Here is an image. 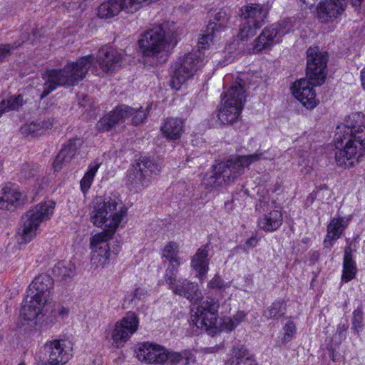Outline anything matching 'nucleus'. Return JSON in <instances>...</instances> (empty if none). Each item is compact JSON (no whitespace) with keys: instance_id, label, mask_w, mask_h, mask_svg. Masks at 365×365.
<instances>
[{"instance_id":"obj_31","label":"nucleus","mask_w":365,"mask_h":365,"mask_svg":"<svg viewBox=\"0 0 365 365\" xmlns=\"http://www.w3.org/2000/svg\"><path fill=\"white\" fill-rule=\"evenodd\" d=\"M160 130L168 140H178L183 132V121L178 118H168L161 125Z\"/></svg>"},{"instance_id":"obj_18","label":"nucleus","mask_w":365,"mask_h":365,"mask_svg":"<svg viewBox=\"0 0 365 365\" xmlns=\"http://www.w3.org/2000/svg\"><path fill=\"white\" fill-rule=\"evenodd\" d=\"M53 287L52 278L46 274L36 277L29 285L26 293L31 294L38 302L48 304L51 291Z\"/></svg>"},{"instance_id":"obj_53","label":"nucleus","mask_w":365,"mask_h":365,"mask_svg":"<svg viewBox=\"0 0 365 365\" xmlns=\"http://www.w3.org/2000/svg\"><path fill=\"white\" fill-rule=\"evenodd\" d=\"M347 324H339L337 327L336 334L339 336L340 341L345 339L346 332L348 329Z\"/></svg>"},{"instance_id":"obj_37","label":"nucleus","mask_w":365,"mask_h":365,"mask_svg":"<svg viewBox=\"0 0 365 365\" xmlns=\"http://www.w3.org/2000/svg\"><path fill=\"white\" fill-rule=\"evenodd\" d=\"M100 166L101 163L96 161L89 165L88 171L85 173L81 180V189L83 193H86L90 189L93 181V178Z\"/></svg>"},{"instance_id":"obj_51","label":"nucleus","mask_w":365,"mask_h":365,"mask_svg":"<svg viewBox=\"0 0 365 365\" xmlns=\"http://www.w3.org/2000/svg\"><path fill=\"white\" fill-rule=\"evenodd\" d=\"M41 36V31L38 29L33 31L31 34H23L21 36L22 42L29 41L30 43H34L36 38Z\"/></svg>"},{"instance_id":"obj_15","label":"nucleus","mask_w":365,"mask_h":365,"mask_svg":"<svg viewBox=\"0 0 365 365\" xmlns=\"http://www.w3.org/2000/svg\"><path fill=\"white\" fill-rule=\"evenodd\" d=\"M115 232H101L91 239V247L93 250L91 263L96 267H103L109 262L110 247L108 242Z\"/></svg>"},{"instance_id":"obj_23","label":"nucleus","mask_w":365,"mask_h":365,"mask_svg":"<svg viewBox=\"0 0 365 365\" xmlns=\"http://www.w3.org/2000/svg\"><path fill=\"white\" fill-rule=\"evenodd\" d=\"M344 4L341 0H326L318 6V18L322 23L333 21L341 15Z\"/></svg>"},{"instance_id":"obj_55","label":"nucleus","mask_w":365,"mask_h":365,"mask_svg":"<svg viewBox=\"0 0 365 365\" xmlns=\"http://www.w3.org/2000/svg\"><path fill=\"white\" fill-rule=\"evenodd\" d=\"M353 252H354V250L351 247V243H350L349 245L346 247V248L344 250L343 259H354L353 258Z\"/></svg>"},{"instance_id":"obj_32","label":"nucleus","mask_w":365,"mask_h":365,"mask_svg":"<svg viewBox=\"0 0 365 365\" xmlns=\"http://www.w3.org/2000/svg\"><path fill=\"white\" fill-rule=\"evenodd\" d=\"M53 120L47 119L43 121L31 122L23 125L21 128V133L26 136L36 137L43 134L47 130L53 127Z\"/></svg>"},{"instance_id":"obj_56","label":"nucleus","mask_w":365,"mask_h":365,"mask_svg":"<svg viewBox=\"0 0 365 365\" xmlns=\"http://www.w3.org/2000/svg\"><path fill=\"white\" fill-rule=\"evenodd\" d=\"M257 242H258V240H257V237H252L246 241L245 245L248 249L253 248L257 245Z\"/></svg>"},{"instance_id":"obj_59","label":"nucleus","mask_w":365,"mask_h":365,"mask_svg":"<svg viewBox=\"0 0 365 365\" xmlns=\"http://www.w3.org/2000/svg\"><path fill=\"white\" fill-rule=\"evenodd\" d=\"M78 98L79 100V104L81 106H85L83 101H86L88 98V96L83 93L82 94H78Z\"/></svg>"},{"instance_id":"obj_8","label":"nucleus","mask_w":365,"mask_h":365,"mask_svg":"<svg viewBox=\"0 0 365 365\" xmlns=\"http://www.w3.org/2000/svg\"><path fill=\"white\" fill-rule=\"evenodd\" d=\"M162 162L148 157L140 158L128 170V183L138 192L148 187L154 176L160 174Z\"/></svg>"},{"instance_id":"obj_20","label":"nucleus","mask_w":365,"mask_h":365,"mask_svg":"<svg viewBox=\"0 0 365 365\" xmlns=\"http://www.w3.org/2000/svg\"><path fill=\"white\" fill-rule=\"evenodd\" d=\"M96 62L105 73L112 72L120 66L121 54L110 46L101 48L96 58Z\"/></svg>"},{"instance_id":"obj_5","label":"nucleus","mask_w":365,"mask_h":365,"mask_svg":"<svg viewBox=\"0 0 365 365\" xmlns=\"http://www.w3.org/2000/svg\"><path fill=\"white\" fill-rule=\"evenodd\" d=\"M91 221L96 227H105L103 232H115L123 217L127 215V207L116 195L97 199L91 212Z\"/></svg>"},{"instance_id":"obj_10","label":"nucleus","mask_w":365,"mask_h":365,"mask_svg":"<svg viewBox=\"0 0 365 365\" xmlns=\"http://www.w3.org/2000/svg\"><path fill=\"white\" fill-rule=\"evenodd\" d=\"M205 64V57L200 52L186 53L173 66L170 86L178 90L194 73Z\"/></svg>"},{"instance_id":"obj_29","label":"nucleus","mask_w":365,"mask_h":365,"mask_svg":"<svg viewBox=\"0 0 365 365\" xmlns=\"http://www.w3.org/2000/svg\"><path fill=\"white\" fill-rule=\"evenodd\" d=\"M241 16L245 21L255 24L257 26H262L266 18V12L262 5L250 4L241 9Z\"/></svg>"},{"instance_id":"obj_27","label":"nucleus","mask_w":365,"mask_h":365,"mask_svg":"<svg viewBox=\"0 0 365 365\" xmlns=\"http://www.w3.org/2000/svg\"><path fill=\"white\" fill-rule=\"evenodd\" d=\"M81 145V140L80 138L70 139L63 145L53 162V168L56 171L61 170L63 164L68 163L72 160Z\"/></svg>"},{"instance_id":"obj_33","label":"nucleus","mask_w":365,"mask_h":365,"mask_svg":"<svg viewBox=\"0 0 365 365\" xmlns=\"http://www.w3.org/2000/svg\"><path fill=\"white\" fill-rule=\"evenodd\" d=\"M230 17V10L228 9H221L214 16L213 21L210 22L207 28V31L218 34L227 26Z\"/></svg>"},{"instance_id":"obj_45","label":"nucleus","mask_w":365,"mask_h":365,"mask_svg":"<svg viewBox=\"0 0 365 365\" xmlns=\"http://www.w3.org/2000/svg\"><path fill=\"white\" fill-rule=\"evenodd\" d=\"M263 153H253L247 155H241L235 157L239 165L242 166V171L245 167H248L251 163L259 161Z\"/></svg>"},{"instance_id":"obj_39","label":"nucleus","mask_w":365,"mask_h":365,"mask_svg":"<svg viewBox=\"0 0 365 365\" xmlns=\"http://www.w3.org/2000/svg\"><path fill=\"white\" fill-rule=\"evenodd\" d=\"M357 272V267L354 259H343L341 281L347 283L353 279Z\"/></svg>"},{"instance_id":"obj_11","label":"nucleus","mask_w":365,"mask_h":365,"mask_svg":"<svg viewBox=\"0 0 365 365\" xmlns=\"http://www.w3.org/2000/svg\"><path fill=\"white\" fill-rule=\"evenodd\" d=\"M292 27V21L289 19L265 27L254 41L253 52L257 53L264 50H269L274 45L279 43L282 36L288 34Z\"/></svg>"},{"instance_id":"obj_9","label":"nucleus","mask_w":365,"mask_h":365,"mask_svg":"<svg viewBox=\"0 0 365 365\" xmlns=\"http://www.w3.org/2000/svg\"><path fill=\"white\" fill-rule=\"evenodd\" d=\"M245 93L242 85L235 83L224 93L218 113L219 120L222 123H233L238 119L245 101Z\"/></svg>"},{"instance_id":"obj_38","label":"nucleus","mask_w":365,"mask_h":365,"mask_svg":"<svg viewBox=\"0 0 365 365\" xmlns=\"http://www.w3.org/2000/svg\"><path fill=\"white\" fill-rule=\"evenodd\" d=\"M128 108L132 110L129 114L128 113V115H125V119L131 117V123L134 125H138L140 123H143L147 118L148 113L150 109V106H148L145 109H143L142 107L133 108L129 106Z\"/></svg>"},{"instance_id":"obj_4","label":"nucleus","mask_w":365,"mask_h":365,"mask_svg":"<svg viewBox=\"0 0 365 365\" xmlns=\"http://www.w3.org/2000/svg\"><path fill=\"white\" fill-rule=\"evenodd\" d=\"M135 354L139 361L150 364L178 365L182 361V365H195L196 362L193 351L190 349L178 352L150 342L140 344Z\"/></svg>"},{"instance_id":"obj_22","label":"nucleus","mask_w":365,"mask_h":365,"mask_svg":"<svg viewBox=\"0 0 365 365\" xmlns=\"http://www.w3.org/2000/svg\"><path fill=\"white\" fill-rule=\"evenodd\" d=\"M214 170L218 173L223 185L233 182L243 172L236 158L215 165Z\"/></svg>"},{"instance_id":"obj_50","label":"nucleus","mask_w":365,"mask_h":365,"mask_svg":"<svg viewBox=\"0 0 365 365\" xmlns=\"http://www.w3.org/2000/svg\"><path fill=\"white\" fill-rule=\"evenodd\" d=\"M21 43L15 42L11 44H0V61H4L6 57L9 56L11 51L16 48Z\"/></svg>"},{"instance_id":"obj_34","label":"nucleus","mask_w":365,"mask_h":365,"mask_svg":"<svg viewBox=\"0 0 365 365\" xmlns=\"http://www.w3.org/2000/svg\"><path fill=\"white\" fill-rule=\"evenodd\" d=\"M286 309V302L284 299H278L264 310L263 316L267 319L278 321L284 316Z\"/></svg>"},{"instance_id":"obj_52","label":"nucleus","mask_w":365,"mask_h":365,"mask_svg":"<svg viewBox=\"0 0 365 365\" xmlns=\"http://www.w3.org/2000/svg\"><path fill=\"white\" fill-rule=\"evenodd\" d=\"M224 286V281L218 276L213 277L208 283V287L212 289H222Z\"/></svg>"},{"instance_id":"obj_43","label":"nucleus","mask_w":365,"mask_h":365,"mask_svg":"<svg viewBox=\"0 0 365 365\" xmlns=\"http://www.w3.org/2000/svg\"><path fill=\"white\" fill-rule=\"evenodd\" d=\"M246 314L243 312H238L232 317H225L223 326L227 330L231 331L237 327L245 318Z\"/></svg>"},{"instance_id":"obj_41","label":"nucleus","mask_w":365,"mask_h":365,"mask_svg":"<svg viewBox=\"0 0 365 365\" xmlns=\"http://www.w3.org/2000/svg\"><path fill=\"white\" fill-rule=\"evenodd\" d=\"M202 184L205 187L210 190L223 185L221 178L218 173L214 170V165L212 166V171L210 174L206 175L202 180Z\"/></svg>"},{"instance_id":"obj_26","label":"nucleus","mask_w":365,"mask_h":365,"mask_svg":"<svg viewBox=\"0 0 365 365\" xmlns=\"http://www.w3.org/2000/svg\"><path fill=\"white\" fill-rule=\"evenodd\" d=\"M46 306H48V304L38 302L33 296L26 293V297L21 309V316L26 321H31L41 314L43 317L46 315L44 308Z\"/></svg>"},{"instance_id":"obj_49","label":"nucleus","mask_w":365,"mask_h":365,"mask_svg":"<svg viewBox=\"0 0 365 365\" xmlns=\"http://www.w3.org/2000/svg\"><path fill=\"white\" fill-rule=\"evenodd\" d=\"M217 34L212 33L211 31H208L207 29L206 34H203L198 41L197 45L199 50L207 48L210 45V43L212 42L213 38L217 37Z\"/></svg>"},{"instance_id":"obj_47","label":"nucleus","mask_w":365,"mask_h":365,"mask_svg":"<svg viewBox=\"0 0 365 365\" xmlns=\"http://www.w3.org/2000/svg\"><path fill=\"white\" fill-rule=\"evenodd\" d=\"M284 334L282 339V344H287L293 339L296 334L297 329L295 324L292 321L287 322L284 327Z\"/></svg>"},{"instance_id":"obj_19","label":"nucleus","mask_w":365,"mask_h":365,"mask_svg":"<svg viewBox=\"0 0 365 365\" xmlns=\"http://www.w3.org/2000/svg\"><path fill=\"white\" fill-rule=\"evenodd\" d=\"M128 105L121 104L103 115L96 123L99 132L109 131L117 124L125 120V115L131 112Z\"/></svg>"},{"instance_id":"obj_61","label":"nucleus","mask_w":365,"mask_h":365,"mask_svg":"<svg viewBox=\"0 0 365 365\" xmlns=\"http://www.w3.org/2000/svg\"><path fill=\"white\" fill-rule=\"evenodd\" d=\"M19 365H26L24 362L20 363Z\"/></svg>"},{"instance_id":"obj_16","label":"nucleus","mask_w":365,"mask_h":365,"mask_svg":"<svg viewBox=\"0 0 365 365\" xmlns=\"http://www.w3.org/2000/svg\"><path fill=\"white\" fill-rule=\"evenodd\" d=\"M44 349L49 365L65 364L72 356L71 344L64 340L49 341L46 343Z\"/></svg>"},{"instance_id":"obj_14","label":"nucleus","mask_w":365,"mask_h":365,"mask_svg":"<svg viewBox=\"0 0 365 365\" xmlns=\"http://www.w3.org/2000/svg\"><path fill=\"white\" fill-rule=\"evenodd\" d=\"M138 325L137 316L133 312H128L121 320L115 323L111 334L113 344L116 347L123 346L137 331Z\"/></svg>"},{"instance_id":"obj_28","label":"nucleus","mask_w":365,"mask_h":365,"mask_svg":"<svg viewBox=\"0 0 365 365\" xmlns=\"http://www.w3.org/2000/svg\"><path fill=\"white\" fill-rule=\"evenodd\" d=\"M209 245H205L199 248L191 259V267L197 272L196 275L202 281L208 271Z\"/></svg>"},{"instance_id":"obj_60","label":"nucleus","mask_w":365,"mask_h":365,"mask_svg":"<svg viewBox=\"0 0 365 365\" xmlns=\"http://www.w3.org/2000/svg\"><path fill=\"white\" fill-rule=\"evenodd\" d=\"M5 112H8L6 108V101H1L0 103V117Z\"/></svg>"},{"instance_id":"obj_44","label":"nucleus","mask_w":365,"mask_h":365,"mask_svg":"<svg viewBox=\"0 0 365 365\" xmlns=\"http://www.w3.org/2000/svg\"><path fill=\"white\" fill-rule=\"evenodd\" d=\"M351 324V329L358 336H359L364 327V317L361 309H357L354 311Z\"/></svg>"},{"instance_id":"obj_36","label":"nucleus","mask_w":365,"mask_h":365,"mask_svg":"<svg viewBox=\"0 0 365 365\" xmlns=\"http://www.w3.org/2000/svg\"><path fill=\"white\" fill-rule=\"evenodd\" d=\"M178 252V245L175 242H169L162 251V258L168 260L169 263L180 265L181 261Z\"/></svg>"},{"instance_id":"obj_12","label":"nucleus","mask_w":365,"mask_h":365,"mask_svg":"<svg viewBox=\"0 0 365 365\" xmlns=\"http://www.w3.org/2000/svg\"><path fill=\"white\" fill-rule=\"evenodd\" d=\"M218 301L213 298H208L201 305L197 306L195 314L191 315V322L197 328L212 334L217 329L218 317Z\"/></svg>"},{"instance_id":"obj_63","label":"nucleus","mask_w":365,"mask_h":365,"mask_svg":"<svg viewBox=\"0 0 365 365\" xmlns=\"http://www.w3.org/2000/svg\"><path fill=\"white\" fill-rule=\"evenodd\" d=\"M254 365H257V364L255 363Z\"/></svg>"},{"instance_id":"obj_6","label":"nucleus","mask_w":365,"mask_h":365,"mask_svg":"<svg viewBox=\"0 0 365 365\" xmlns=\"http://www.w3.org/2000/svg\"><path fill=\"white\" fill-rule=\"evenodd\" d=\"M176 43V34L170 30L168 24L148 29L138 40L139 48L145 56H158L166 51L170 44Z\"/></svg>"},{"instance_id":"obj_62","label":"nucleus","mask_w":365,"mask_h":365,"mask_svg":"<svg viewBox=\"0 0 365 365\" xmlns=\"http://www.w3.org/2000/svg\"><path fill=\"white\" fill-rule=\"evenodd\" d=\"M325 187H326V185H322V186L321 187V189H323V188H325Z\"/></svg>"},{"instance_id":"obj_35","label":"nucleus","mask_w":365,"mask_h":365,"mask_svg":"<svg viewBox=\"0 0 365 365\" xmlns=\"http://www.w3.org/2000/svg\"><path fill=\"white\" fill-rule=\"evenodd\" d=\"M74 265L71 262L61 261L52 269L53 274L60 280H67L74 275Z\"/></svg>"},{"instance_id":"obj_17","label":"nucleus","mask_w":365,"mask_h":365,"mask_svg":"<svg viewBox=\"0 0 365 365\" xmlns=\"http://www.w3.org/2000/svg\"><path fill=\"white\" fill-rule=\"evenodd\" d=\"M24 204V195L16 185L8 182L0 187V209L14 212Z\"/></svg>"},{"instance_id":"obj_57","label":"nucleus","mask_w":365,"mask_h":365,"mask_svg":"<svg viewBox=\"0 0 365 365\" xmlns=\"http://www.w3.org/2000/svg\"><path fill=\"white\" fill-rule=\"evenodd\" d=\"M317 195V192L313 191L307 197L306 204L309 205H312L315 200Z\"/></svg>"},{"instance_id":"obj_48","label":"nucleus","mask_w":365,"mask_h":365,"mask_svg":"<svg viewBox=\"0 0 365 365\" xmlns=\"http://www.w3.org/2000/svg\"><path fill=\"white\" fill-rule=\"evenodd\" d=\"M5 101L7 111L17 110L24 104L23 96L21 95L11 96Z\"/></svg>"},{"instance_id":"obj_25","label":"nucleus","mask_w":365,"mask_h":365,"mask_svg":"<svg viewBox=\"0 0 365 365\" xmlns=\"http://www.w3.org/2000/svg\"><path fill=\"white\" fill-rule=\"evenodd\" d=\"M129 4V0H105L98 7L97 15L101 19H110L117 16L122 10L131 14L125 8Z\"/></svg>"},{"instance_id":"obj_24","label":"nucleus","mask_w":365,"mask_h":365,"mask_svg":"<svg viewBox=\"0 0 365 365\" xmlns=\"http://www.w3.org/2000/svg\"><path fill=\"white\" fill-rule=\"evenodd\" d=\"M255 360L246 346L235 342L227 355L226 365H254Z\"/></svg>"},{"instance_id":"obj_30","label":"nucleus","mask_w":365,"mask_h":365,"mask_svg":"<svg viewBox=\"0 0 365 365\" xmlns=\"http://www.w3.org/2000/svg\"><path fill=\"white\" fill-rule=\"evenodd\" d=\"M347 225V221L342 217L334 218L327 226V235L324 241L325 246L331 247L341 237Z\"/></svg>"},{"instance_id":"obj_1","label":"nucleus","mask_w":365,"mask_h":365,"mask_svg":"<svg viewBox=\"0 0 365 365\" xmlns=\"http://www.w3.org/2000/svg\"><path fill=\"white\" fill-rule=\"evenodd\" d=\"M336 130V162L339 166L350 168L359 163L365 153V115L354 113Z\"/></svg>"},{"instance_id":"obj_58","label":"nucleus","mask_w":365,"mask_h":365,"mask_svg":"<svg viewBox=\"0 0 365 365\" xmlns=\"http://www.w3.org/2000/svg\"><path fill=\"white\" fill-rule=\"evenodd\" d=\"M299 1L302 3L301 6H304V9H307L314 5L316 0H299Z\"/></svg>"},{"instance_id":"obj_21","label":"nucleus","mask_w":365,"mask_h":365,"mask_svg":"<svg viewBox=\"0 0 365 365\" xmlns=\"http://www.w3.org/2000/svg\"><path fill=\"white\" fill-rule=\"evenodd\" d=\"M170 290L173 294L183 297L192 303H197L202 298L198 284L185 278H178Z\"/></svg>"},{"instance_id":"obj_42","label":"nucleus","mask_w":365,"mask_h":365,"mask_svg":"<svg viewBox=\"0 0 365 365\" xmlns=\"http://www.w3.org/2000/svg\"><path fill=\"white\" fill-rule=\"evenodd\" d=\"M180 265H176L173 263H168L164 274V279L168 284L169 289L172 288L176 282H178L177 274L178 272Z\"/></svg>"},{"instance_id":"obj_3","label":"nucleus","mask_w":365,"mask_h":365,"mask_svg":"<svg viewBox=\"0 0 365 365\" xmlns=\"http://www.w3.org/2000/svg\"><path fill=\"white\" fill-rule=\"evenodd\" d=\"M93 55L83 56L76 61L67 63L63 68L48 70L43 74L45 81L40 98L43 99L58 87H73L86 78L94 63Z\"/></svg>"},{"instance_id":"obj_54","label":"nucleus","mask_w":365,"mask_h":365,"mask_svg":"<svg viewBox=\"0 0 365 365\" xmlns=\"http://www.w3.org/2000/svg\"><path fill=\"white\" fill-rule=\"evenodd\" d=\"M146 295V292L144 289L140 287L137 288L134 292V299H137L138 300L143 299Z\"/></svg>"},{"instance_id":"obj_7","label":"nucleus","mask_w":365,"mask_h":365,"mask_svg":"<svg viewBox=\"0 0 365 365\" xmlns=\"http://www.w3.org/2000/svg\"><path fill=\"white\" fill-rule=\"evenodd\" d=\"M56 202L47 200L41 202L26 212L21 217L22 225L19 229V243L31 242L37 235L41 222L49 220L53 214Z\"/></svg>"},{"instance_id":"obj_2","label":"nucleus","mask_w":365,"mask_h":365,"mask_svg":"<svg viewBox=\"0 0 365 365\" xmlns=\"http://www.w3.org/2000/svg\"><path fill=\"white\" fill-rule=\"evenodd\" d=\"M327 60V52L320 51L318 46L309 47L307 51V78L296 81L291 87L292 95L307 108L317 105L314 87L324 82Z\"/></svg>"},{"instance_id":"obj_46","label":"nucleus","mask_w":365,"mask_h":365,"mask_svg":"<svg viewBox=\"0 0 365 365\" xmlns=\"http://www.w3.org/2000/svg\"><path fill=\"white\" fill-rule=\"evenodd\" d=\"M68 312L69 310L68 308L64 307H58V308L51 312V314L50 316L47 317L46 320L49 323L54 324L58 322V318L63 319L67 317Z\"/></svg>"},{"instance_id":"obj_40","label":"nucleus","mask_w":365,"mask_h":365,"mask_svg":"<svg viewBox=\"0 0 365 365\" xmlns=\"http://www.w3.org/2000/svg\"><path fill=\"white\" fill-rule=\"evenodd\" d=\"M261 26H257L255 24H252L250 21H245L240 29L238 37L242 41H247L250 38L256 34L257 29Z\"/></svg>"},{"instance_id":"obj_13","label":"nucleus","mask_w":365,"mask_h":365,"mask_svg":"<svg viewBox=\"0 0 365 365\" xmlns=\"http://www.w3.org/2000/svg\"><path fill=\"white\" fill-rule=\"evenodd\" d=\"M276 201L268 196H264L256 204V210L262 213L258 219L257 225L259 229L272 232L278 230L283 222L281 211L276 210Z\"/></svg>"}]
</instances>
